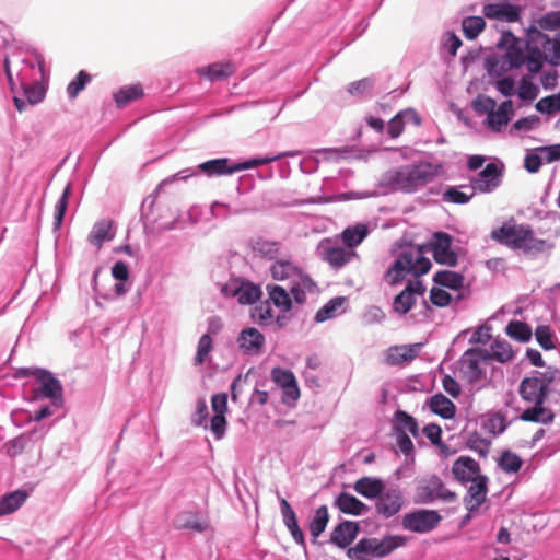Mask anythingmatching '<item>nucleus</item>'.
<instances>
[{"label": "nucleus", "mask_w": 560, "mask_h": 560, "mask_svg": "<svg viewBox=\"0 0 560 560\" xmlns=\"http://www.w3.org/2000/svg\"><path fill=\"white\" fill-rule=\"evenodd\" d=\"M491 238L512 249H522L526 254L542 253L548 246L545 240L535 237L527 224H517L514 220L492 230Z\"/></svg>", "instance_id": "nucleus-1"}, {"label": "nucleus", "mask_w": 560, "mask_h": 560, "mask_svg": "<svg viewBox=\"0 0 560 560\" xmlns=\"http://www.w3.org/2000/svg\"><path fill=\"white\" fill-rule=\"evenodd\" d=\"M431 260L424 256L423 247H409L404 249L385 273L387 284L394 287L400 283L410 273L415 277L425 275L431 269Z\"/></svg>", "instance_id": "nucleus-2"}, {"label": "nucleus", "mask_w": 560, "mask_h": 560, "mask_svg": "<svg viewBox=\"0 0 560 560\" xmlns=\"http://www.w3.org/2000/svg\"><path fill=\"white\" fill-rule=\"evenodd\" d=\"M287 153L278 154L275 156H266V158H256L250 159L245 162L230 164V160L228 158H220L206 161L198 165V168L201 173L207 175L208 177L212 176H223L230 175L240 171L255 168L260 165H265L281 159L282 156H287Z\"/></svg>", "instance_id": "nucleus-3"}, {"label": "nucleus", "mask_w": 560, "mask_h": 560, "mask_svg": "<svg viewBox=\"0 0 560 560\" xmlns=\"http://www.w3.org/2000/svg\"><path fill=\"white\" fill-rule=\"evenodd\" d=\"M404 544L405 539L400 536H387L381 540L377 538H364L348 550V556L354 560L385 557Z\"/></svg>", "instance_id": "nucleus-4"}, {"label": "nucleus", "mask_w": 560, "mask_h": 560, "mask_svg": "<svg viewBox=\"0 0 560 560\" xmlns=\"http://www.w3.org/2000/svg\"><path fill=\"white\" fill-rule=\"evenodd\" d=\"M487 349L470 348L464 352L459 360V372L469 383H477L485 378L482 362H489Z\"/></svg>", "instance_id": "nucleus-5"}, {"label": "nucleus", "mask_w": 560, "mask_h": 560, "mask_svg": "<svg viewBox=\"0 0 560 560\" xmlns=\"http://www.w3.org/2000/svg\"><path fill=\"white\" fill-rule=\"evenodd\" d=\"M515 43L509 45L505 54L500 59L498 57L487 59V70L490 75H501L510 69H517L525 63V55L522 48Z\"/></svg>", "instance_id": "nucleus-6"}, {"label": "nucleus", "mask_w": 560, "mask_h": 560, "mask_svg": "<svg viewBox=\"0 0 560 560\" xmlns=\"http://www.w3.org/2000/svg\"><path fill=\"white\" fill-rule=\"evenodd\" d=\"M551 382L552 377L547 375L525 377L520 384V395L528 402H545Z\"/></svg>", "instance_id": "nucleus-7"}, {"label": "nucleus", "mask_w": 560, "mask_h": 560, "mask_svg": "<svg viewBox=\"0 0 560 560\" xmlns=\"http://www.w3.org/2000/svg\"><path fill=\"white\" fill-rule=\"evenodd\" d=\"M502 173L495 163H488L478 176L470 179L469 186H462L475 192L489 194L501 185Z\"/></svg>", "instance_id": "nucleus-8"}, {"label": "nucleus", "mask_w": 560, "mask_h": 560, "mask_svg": "<svg viewBox=\"0 0 560 560\" xmlns=\"http://www.w3.org/2000/svg\"><path fill=\"white\" fill-rule=\"evenodd\" d=\"M441 516L436 511L417 510L402 517L404 528L415 533H428L440 523Z\"/></svg>", "instance_id": "nucleus-9"}, {"label": "nucleus", "mask_w": 560, "mask_h": 560, "mask_svg": "<svg viewBox=\"0 0 560 560\" xmlns=\"http://www.w3.org/2000/svg\"><path fill=\"white\" fill-rule=\"evenodd\" d=\"M425 293V287L422 281H409L406 288L395 296L393 302L394 312L405 315L416 304L417 296H422Z\"/></svg>", "instance_id": "nucleus-10"}, {"label": "nucleus", "mask_w": 560, "mask_h": 560, "mask_svg": "<svg viewBox=\"0 0 560 560\" xmlns=\"http://www.w3.org/2000/svg\"><path fill=\"white\" fill-rule=\"evenodd\" d=\"M452 236L444 232H436L434 234V242L432 243L433 257L436 262L454 267L457 265V255L451 249Z\"/></svg>", "instance_id": "nucleus-11"}, {"label": "nucleus", "mask_w": 560, "mask_h": 560, "mask_svg": "<svg viewBox=\"0 0 560 560\" xmlns=\"http://www.w3.org/2000/svg\"><path fill=\"white\" fill-rule=\"evenodd\" d=\"M417 493L422 502H432L436 499L452 502L456 499L455 492L446 489L442 480L436 477L431 478L427 485L419 487Z\"/></svg>", "instance_id": "nucleus-12"}, {"label": "nucleus", "mask_w": 560, "mask_h": 560, "mask_svg": "<svg viewBox=\"0 0 560 560\" xmlns=\"http://www.w3.org/2000/svg\"><path fill=\"white\" fill-rule=\"evenodd\" d=\"M377 498L378 500L375 504L376 511L386 518L397 514L404 504L402 494L397 489L383 491Z\"/></svg>", "instance_id": "nucleus-13"}, {"label": "nucleus", "mask_w": 560, "mask_h": 560, "mask_svg": "<svg viewBox=\"0 0 560 560\" xmlns=\"http://www.w3.org/2000/svg\"><path fill=\"white\" fill-rule=\"evenodd\" d=\"M31 374L39 383L38 390L42 393L43 396L50 399L61 400V383L56 377H54V375L50 372L43 369H35Z\"/></svg>", "instance_id": "nucleus-14"}, {"label": "nucleus", "mask_w": 560, "mask_h": 560, "mask_svg": "<svg viewBox=\"0 0 560 560\" xmlns=\"http://www.w3.org/2000/svg\"><path fill=\"white\" fill-rule=\"evenodd\" d=\"M532 43L539 44L545 50L546 60L553 65L560 66V37L557 35L551 39L547 34L538 30H532Z\"/></svg>", "instance_id": "nucleus-15"}, {"label": "nucleus", "mask_w": 560, "mask_h": 560, "mask_svg": "<svg viewBox=\"0 0 560 560\" xmlns=\"http://www.w3.org/2000/svg\"><path fill=\"white\" fill-rule=\"evenodd\" d=\"M486 18L513 23L520 20L521 8L510 3H489L482 9Z\"/></svg>", "instance_id": "nucleus-16"}, {"label": "nucleus", "mask_w": 560, "mask_h": 560, "mask_svg": "<svg viewBox=\"0 0 560 560\" xmlns=\"http://www.w3.org/2000/svg\"><path fill=\"white\" fill-rule=\"evenodd\" d=\"M479 471V464L475 459L467 456H460L457 458L452 467V472L455 479L460 482L472 481L477 477H481Z\"/></svg>", "instance_id": "nucleus-17"}, {"label": "nucleus", "mask_w": 560, "mask_h": 560, "mask_svg": "<svg viewBox=\"0 0 560 560\" xmlns=\"http://www.w3.org/2000/svg\"><path fill=\"white\" fill-rule=\"evenodd\" d=\"M271 376L272 381L282 387L283 393L288 398L295 401L300 397V389L294 374L291 371L275 368L271 371Z\"/></svg>", "instance_id": "nucleus-18"}, {"label": "nucleus", "mask_w": 560, "mask_h": 560, "mask_svg": "<svg viewBox=\"0 0 560 560\" xmlns=\"http://www.w3.org/2000/svg\"><path fill=\"white\" fill-rule=\"evenodd\" d=\"M487 482L486 476L477 477L471 481V486L468 489V493L465 498V504L469 512L477 510L486 500L487 495Z\"/></svg>", "instance_id": "nucleus-19"}, {"label": "nucleus", "mask_w": 560, "mask_h": 560, "mask_svg": "<svg viewBox=\"0 0 560 560\" xmlns=\"http://www.w3.org/2000/svg\"><path fill=\"white\" fill-rule=\"evenodd\" d=\"M513 114L512 101H504L487 116L486 124L491 130L500 131L502 127L509 124Z\"/></svg>", "instance_id": "nucleus-20"}, {"label": "nucleus", "mask_w": 560, "mask_h": 560, "mask_svg": "<svg viewBox=\"0 0 560 560\" xmlns=\"http://www.w3.org/2000/svg\"><path fill=\"white\" fill-rule=\"evenodd\" d=\"M359 526L355 522L343 521L330 534V540L341 548L348 547L357 537Z\"/></svg>", "instance_id": "nucleus-21"}, {"label": "nucleus", "mask_w": 560, "mask_h": 560, "mask_svg": "<svg viewBox=\"0 0 560 560\" xmlns=\"http://www.w3.org/2000/svg\"><path fill=\"white\" fill-rule=\"evenodd\" d=\"M387 182L395 189L412 191L416 189L413 174L410 165L388 172Z\"/></svg>", "instance_id": "nucleus-22"}, {"label": "nucleus", "mask_w": 560, "mask_h": 560, "mask_svg": "<svg viewBox=\"0 0 560 560\" xmlns=\"http://www.w3.org/2000/svg\"><path fill=\"white\" fill-rule=\"evenodd\" d=\"M235 65L231 61L213 62L209 66L199 68L198 74L210 81H220L231 77L235 72Z\"/></svg>", "instance_id": "nucleus-23"}, {"label": "nucleus", "mask_w": 560, "mask_h": 560, "mask_svg": "<svg viewBox=\"0 0 560 560\" xmlns=\"http://www.w3.org/2000/svg\"><path fill=\"white\" fill-rule=\"evenodd\" d=\"M280 509L283 517V523L290 530L294 541L299 545L304 546V534L299 526L296 514L291 508L290 503L284 498L280 500Z\"/></svg>", "instance_id": "nucleus-24"}, {"label": "nucleus", "mask_w": 560, "mask_h": 560, "mask_svg": "<svg viewBox=\"0 0 560 560\" xmlns=\"http://www.w3.org/2000/svg\"><path fill=\"white\" fill-rule=\"evenodd\" d=\"M237 341L240 348L245 352L258 353L264 347L265 337L258 329L250 327L242 330Z\"/></svg>", "instance_id": "nucleus-25"}, {"label": "nucleus", "mask_w": 560, "mask_h": 560, "mask_svg": "<svg viewBox=\"0 0 560 560\" xmlns=\"http://www.w3.org/2000/svg\"><path fill=\"white\" fill-rule=\"evenodd\" d=\"M114 237L113 221L103 219L94 224L88 240L100 249L104 242L112 241Z\"/></svg>", "instance_id": "nucleus-26"}, {"label": "nucleus", "mask_w": 560, "mask_h": 560, "mask_svg": "<svg viewBox=\"0 0 560 560\" xmlns=\"http://www.w3.org/2000/svg\"><path fill=\"white\" fill-rule=\"evenodd\" d=\"M486 355L489 361H497L504 364L514 359V351L509 341L497 338L492 341L490 349H487Z\"/></svg>", "instance_id": "nucleus-27"}, {"label": "nucleus", "mask_w": 560, "mask_h": 560, "mask_svg": "<svg viewBox=\"0 0 560 560\" xmlns=\"http://www.w3.org/2000/svg\"><path fill=\"white\" fill-rule=\"evenodd\" d=\"M353 489L368 499H375L382 494L385 486L381 479L362 477L354 482Z\"/></svg>", "instance_id": "nucleus-28"}, {"label": "nucleus", "mask_w": 560, "mask_h": 560, "mask_svg": "<svg viewBox=\"0 0 560 560\" xmlns=\"http://www.w3.org/2000/svg\"><path fill=\"white\" fill-rule=\"evenodd\" d=\"M546 60L545 50L539 44L532 43V32L529 33V40L527 43V54L525 56V63L528 72L538 73Z\"/></svg>", "instance_id": "nucleus-29"}, {"label": "nucleus", "mask_w": 560, "mask_h": 560, "mask_svg": "<svg viewBox=\"0 0 560 560\" xmlns=\"http://www.w3.org/2000/svg\"><path fill=\"white\" fill-rule=\"evenodd\" d=\"M358 254L354 249H347L343 247H328L325 250V260L334 268H341L352 259L357 258Z\"/></svg>", "instance_id": "nucleus-30"}, {"label": "nucleus", "mask_w": 560, "mask_h": 560, "mask_svg": "<svg viewBox=\"0 0 560 560\" xmlns=\"http://www.w3.org/2000/svg\"><path fill=\"white\" fill-rule=\"evenodd\" d=\"M429 407L433 413L444 419H453L456 413L455 404L441 393L430 398Z\"/></svg>", "instance_id": "nucleus-31"}, {"label": "nucleus", "mask_w": 560, "mask_h": 560, "mask_svg": "<svg viewBox=\"0 0 560 560\" xmlns=\"http://www.w3.org/2000/svg\"><path fill=\"white\" fill-rule=\"evenodd\" d=\"M335 504L345 514L361 515L368 510L365 503L348 492H341Z\"/></svg>", "instance_id": "nucleus-32"}, {"label": "nucleus", "mask_w": 560, "mask_h": 560, "mask_svg": "<svg viewBox=\"0 0 560 560\" xmlns=\"http://www.w3.org/2000/svg\"><path fill=\"white\" fill-rule=\"evenodd\" d=\"M270 272L275 280L302 279L301 270L290 260H277L270 267Z\"/></svg>", "instance_id": "nucleus-33"}, {"label": "nucleus", "mask_w": 560, "mask_h": 560, "mask_svg": "<svg viewBox=\"0 0 560 560\" xmlns=\"http://www.w3.org/2000/svg\"><path fill=\"white\" fill-rule=\"evenodd\" d=\"M28 498L25 490H16L0 498V516L11 514L22 506Z\"/></svg>", "instance_id": "nucleus-34"}, {"label": "nucleus", "mask_w": 560, "mask_h": 560, "mask_svg": "<svg viewBox=\"0 0 560 560\" xmlns=\"http://www.w3.org/2000/svg\"><path fill=\"white\" fill-rule=\"evenodd\" d=\"M534 406L524 410L521 415V419L527 422H541L550 423L553 421L555 415L552 411L544 407V402H533Z\"/></svg>", "instance_id": "nucleus-35"}, {"label": "nucleus", "mask_w": 560, "mask_h": 560, "mask_svg": "<svg viewBox=\"0 0 560 560\" xmlns=\"http://www.w3.org/2000/svg\"><path fill=\"white\" fill-rule=\"evenodd\" d=\"M369 229L365 224L359 223L354 226L345 229L341 233L342 243L349 248L353 249L360 245L368 236Z\"/></svg>", "instance_id": "nucleus-36"}, {"label": "nucleus", "mask_w": 560, "mask_h": 560, "mask_svg": "<svg viewBox=\"0 0 560 560\" xmlns=\"http://www.w3.org/2000/svg\"><path fill=\"white\" fill-rule=\"evenodd\" d=\"M394 429L397 433H410L418 436L419 428L417 420L404 410H397L394 415Z\"/></svg>", "instance_id": "nucleus-37"}, {"label": "nucleus", "mask_w": 560, "mask_h": 560, "mask_svg": "<svg viewBox=\"0 0 560 560\" xmlns=\"http://www.w3.org/2000/svg\"><path fill=\"white\" fill-rule=\"evenodd\" d=\"M267 291L269 294V300L273 303L275 306L279 307L281 311L287 312L292 306V301L290 294L278 284H268Z\"/></svg>", "instance_id": "nucleus-38"}, {"label": "nucleus", "mask_w": 560, "mask_h": 560, "mask_svg": "<svg viewBox=\"0 0 560 560\" xmlns=\"http://www.w3.org/2000/svg\"><path fill=\"white\" fill-rule=\"evenodd\" d=\"M406 117H410V118L415 119V121L417 124L420 122L419 117L417 116V114L413 110H402V112H399L388 122L387 132H388L390 138L395 139V138L399 137L402 133V131L405 129V121H404V119Z\"/></svg>", "instance_id": "nucleus-39"}, {"label": "nucleus", "mask_w": 560, "mask_h": 560, "mask_svg": "<svg viewBox=\"0 0 560 560\" xmlns=\"http://www.w3.org/2000/svg\"><path fill=\"white\" fill-rule=\"evenodd\" d=\"M433 280L436 284L453 290L462 288L464 283V277L460 273L451 270L438 271L434 275Z\"/></svg>", "instance_id": "nucleus-40"}, {"label": "nucleus", "mask_w": 560, "mask_h": 560, "mask_svg": "<svg viewBox=\"0 0 560 560\" xmlns=\"http://www.w3.org/2000/svg\"><path fill=\"white\" fill-rule=\"evenodd\" d=\"M413 174V180L416 188L419 186H424L425 184L433 180L436 176V172L432 164L430 163H421L418 165H410Z\"/></svg>", "instance_id": "nucleus-41"}, {"label": "nucleus", "mask_w": 560, "mask_h": 560, "mask_svg": "<svg viewBox=\"0 0 560 560\" xmlns=\"http://www.w3.org/2000/svg\"><path fill=\"white\" fill-rule=\"evenodd\" d=\"M261 295V290L258 285L242 280L240 284V293H237V301L240 304L247 305L253 304L257 300H259Z\"/></svg>", "instance_id": "nucleus-42"}, {"label": "nucleus", "mask_w": 560, "mask_h": 560, "mask_svg": "<svg viewBox=\"0 0 560 560\" xmlns=\"http://www.w3.org/2000/svg\"><path fill=\"white\" fill-rule=\"evenodd\" d=\"M253 250L261 257L272 260L276 259L280 254V243L258 238L253 245Z\"/></svg>", "instance_id": "nucleus-43"}, {"label": "nucleus", "mask_w": 560, "mask_h": 560, "mask_svg": "<svg viewBox=\"0 0 560 560\" xmlns=\"http://www.w3.org/2000/svg\"><path fill=\"white\" fill-rule=\"evenodd\" d=\"M505 331L511 338L521 342H527L532 338L530 326L520 320H511L508 324Z\"/></svg>", "instance_id": "nucleus-44"}, {"label": "nucleus", "mask_w": 560, "mask_h": 560, "mask_svg": "<svg viewBox=\"0 0 560 560\" xmlns=\"http://www.w3.org/2000/svg\"><path fill=\"white\" fill-rule=\"evenodd\" d=\"M92 81V77L85 70H80L75 78L67 86L68 97L73 101Z\"/></svg>", "instance_id": "nucleus-45"}, {"label": "nucleus", "mask_w": 560, "mask_h": 560, "mask_svg": "<svg viewBox=\"0 0 560 560\" xmlns=\"http://www.w3.org/2000/svg\"><path fill=\"white\" fill-rule=\"evenodd\" d=\"M329 520L328 509L326 505L319 506L310 523V533L317 538L326 528Z\"/></svg>", "instance_id": "nucleus-46"}, {"label": "nucleus", "mask_w": 560, "mask_h": 560, "mask_svg": "<svg viewBox=\"0 0 560 560\" xmlns=\"http://www.w3.org/2000/svg\"><path fill=\"white\" fill-rule=\"evenodd\" d=\"M143 95L142 88L137 84L128 88L120 89L114 94L115 102L118 107H124L130 102L136 101Z\"/></svg>", "instance_id": "nucleus-47"}, {"label": "nucleus", "mask_w": 560, "mask_h": 560, "mask_svg": "<svg viewBox=\"0 0 560 560\" xmlns=\"http://www.w3.org/2000/svg\"><path fill=\"white\" fill-rule=\"evenodd\" d=\"M346 299L343 296H337L328 301L322 308L317 311L315 314V320L318 323L325 322L327 319L336 316L337 311L342 307Z\"/></svg>", "instance_id": "nucleus-48"}, {"label": "nucleus", "mask_w": 560, "mask_h": 560, "mask_svg": "<svg viewBox=\"0 0 560 560\" xmlns=\"http://www.w3.org/2000/svg\"><path fill=\"white\" fill-rule=\"evenodd\" d=\"M462 27L466 38L475 39L485 30L486 22L481 16H468L463 20Z\"/></svg>", "instance_id": "nucleus-49"}, {"label": "nucleus", "mask_w": 560, "mask_h": 560, "mask_svg": "<svg viewBox=\"0 0 560 560\" xmlns=\"http://www.w3.org/2000/svg\"><path fill=\"white\" fill-rule=\"evenodd\" d=\"M499 465L505 472H517L523 465V460L515 453H512L511 451H504L500 456Z\"/></svg>", "instance_id": "nucleus-50"}, {"label": "nucleus", "mask_w": 560, "mask_h": 560, "mask_svg": "<svg viewBox=\"0 0 560 560\" xmlns=\"http://www.w3.org/2000/svg\"><path fill=\"white\" fill-rule=\"evenodd\" d=\"M475 196V192L468 189V191H460L458 187L451 186L443 192V200L446 202L465 205L469 202Z\"/></svg>", "instance_id": "nucleus-51"}, {"label": "nucleus", "mask_w": 560, "mask_h": 560, "mask_svg": "<svg viewBox=\"0 0 560 560\" xmlns=\"http://www.w3.org/2000/svg\"><path fill=\"white\" fill-rule=\"evenodd\" d=\"M535 108L541 114L553 115L560 112V94H553L540 98Z\"/></svg>", "instance_id": "nucleus-52"}, {"label": "nucleus", "mask_w": 560, "mask_h": 560, "mask_svg": "<svg viewBox=\"0 0 560 560\" xmlns=\"http://www.w3.org/2000/svg\"><path fill=\"white\" fill-rule=\"evenodd\" d=\"M70 191H71V185L68 184L65 187L63 192H62L60 199L56 203L55 215H54V225H55L56 229L60 228V225L62 223L66 210L68 208V199H69V196H70Z\"/></svg>", "instance_id": "nucleus-53"}, {"label": "nucleus", "mask_w": 560, "mask_h": 560, "mask_svg": "<svg viewBox=\"0 0 560 560\" xmlns=\"http://www.w3.org/2000/svg\"><path fill=\"white\" fill-rule=\"evenodd\" d=\"M252 317L259 324H269L273 318L272 310L269 301L260 302L255 306Z\"/></svg>", "instance_id": "nucleus-54"}, {"label": "nucleus", "mask_w": 560, "mask_h": 560, "mask_svg": "<svg viewBox=\"0 0 560 560\" xmlns=\"http://www.w3.org/2000/svg\"><path fill=\"white\" fill-rule=\"evenodd\" d=\"M212 351V338L209 334H205L200 337L197 347V353L195 357V365H201L208 354Z\"/></svg>", "instance_id": "nucleus-55"}, {"label": "nucleus", "mask_w": 560, "mask_h": 560, "mask_svg": "<svg viewBox=\"0 0 560 560\" xmlns=\"http://www.w3.org/2000/svg\"><path fill=\"white\" fill-rule=\"evenodd\" d=\"M537 25L545 31H555L560 28V10L544 14L537 20Z\"/></svg>", "instance_id": "nucleus-56"}, {"label": "nucleus", "mask_w": 560, "mask_h": 560, "mask_svg": "<svg viewBox=\"0 0 560 560\" xmlns=\"http://www.w3.org/2000/svg\"><path fill=\"white\" fill-rule=\"evenodd\" d=\"M535 337L540 347L545 350H551L555 348L552 340V332L549 326L540 325L535 330Z\"/></svg>", "instance_id": "nucleus-57"}, {"label": "nucleus", "mask_w": 560, "mask_h": 560, "mask_svg": "<svg viewBox=\"0 0 560 560\" xmlns=\"http://www.w3.org/2000/svg\"><path fill=\"white\" fill-rule=\"evenodd\" d=\"M23 90L30 105H35L45 97V90L38 83L24 85Z\"/></svg>", "instance_id": "nucleus-58"}, {"label": "nucleus", "mask_w": 560, "mask_h": 560, "mask_svg": "<svg viewBox=\"0 0 560 560\" xmlns=\"http://www.w3.org/2000/svg\"><path fill=\"white\" fill-rule=\"evenodd\" d=\"M472 107L477 113L488 116L497 107V102L489 96L479 95L474 100Z\"/></svg>", "instance_id": "nucleus-59"}, {"label": "nucleus", "mask_w": 560, "mask_h": 560, "mask_svg": "<svg viewBox=\"0 0 560 560\" xmlns=\"http://www.w3.org/2000/svg\"><path fill=\"white\" fill-rule=\"evenodd\" d=\"M469 447L477 452L480 456L486 457L490 451L491 443L489 440L474 434L468 440Z\"/></svg>", "instance_id": "nucleus-60"}, {"label": "nucleus", "mask_w": 560, "mask_h": 560, "mask_svg": "<svg viewBox=\"0 0 560 560\" xmlns=\"http://www.w3.org/2000/svg\"><path fill=\"white\" fill-rule=\"evenodd\" d=\"M451 294L443 289L432 288L430 291V301L432 304L444 307L451 303Z\"/></svg>", "instance_id": "nucleus-61"}, {"label": "nucleus", "mask_w": 560, "mask_h": 560, "mask_svg": "<svg viewBox=\"0 0 560 560\" xmlns=\"http://www.w3.org/2000/svg\"><path fill=\"white\" fill-rule=\"evenodd\" d=\"M538 95V88L534 85L532 82L527 81L526 79H522L520 90H518V96L520 98L524 101H533Z\"/></svg>", "instance_id": "nucleus-62"}, {"label": "nucleus", "mask_w": 560, "mask_h": 560, "mask_svg": "<svg viewBox=\"0 0 560 560\" xmlns=\"http://www.w3.org/2000/svg\"><path fill=\"white\" fill-rule=\"evenodd\" d=\"M179 527L202 533L208 528V523L206 521H200L197 515H189L179 524Z\"/></svg>", "instance_id": "nucleus-63"}, {"label": "nucleus", "mask_w": 560, "mask_h": 560, "mask_svg": "<svg viewBox=\"0 0 560 560\" xmlns=\"http://www.w3.org/2000/svg\"><path fill=\"white\" fill-rule=\"evenodd\" d=\"M489 432L500 434L505 430V419L503 416L497 413L491 416L486 424Z\"/></svg>", "instance_id": "nucleus-64"}]
</instances>
